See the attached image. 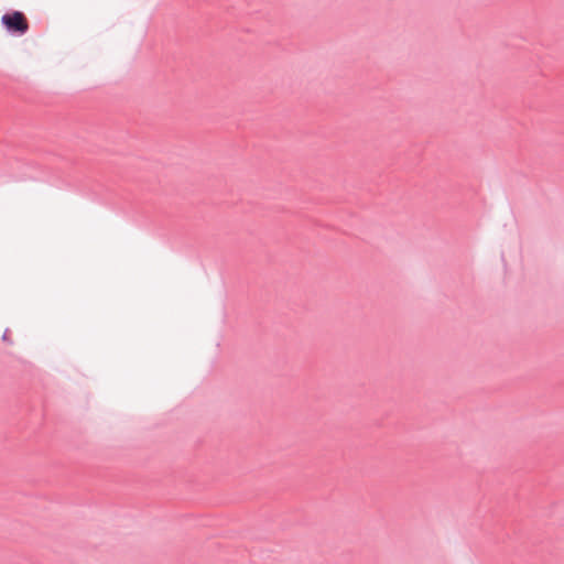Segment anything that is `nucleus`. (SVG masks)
<instances>
[{"label":"nucleus","instance_id":"1","mask_svg":"<svg viewBox=\"0 0 564 564\" xmlns=\"http://www.w3.org/2000/svg\"><path fill=\"white\" fill-rule=\"evenodd\" d=\"M1 22L8 29V31L20 35L26 33L29 30V22L25 15L20 11H14L12 13L2 15Z\"/></svg>","mask_w":564,"mask_h":564}]
</instances>
